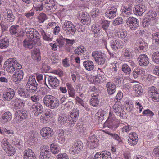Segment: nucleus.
<instances>
[{
	"mask_svg": "<svg viewBox=\"0 0 159 159\" xmlns=\"http://www.w3.org/2000/svg\"><path fill=\"white\" fill-rule=\"evenodd\" d=\"M117 36L119 38L124 39L127 35V32L125 30H120L117 32Z\"/></svg>",
	"mask_w": 159,
	"mask_h": 159,
	"instance_id": "nucleus-58",
	"label": "nucleus"
},
{
	"mask_svg": "<svg viewBox=\"0 0 159 159\" xmlns=\"http://www.w3.org/2000/svg\"><path fill=\"white\" fill-rule=\"evenodd\" d=\"M15 92L14 89L11 88H8L7 90L3 92V97L4 100L10 101L14 97Z\"/></svg>",
	"mask_w": 159,
	"mask_h": 159,
	"instance_id": "nucleus-19",
	"label": "nucleus"
},
{
	"mask_svg": "<svg viewBox=\"0 0 159 159\" xmlns=\"http://www.w3.org/2000/svg\"><path fill=\"white\" fill-rule=\"evenodd\" d=\"M89 92H93V93L91 94V96L96 94L99 95L100 93L99 90L95 86L90 87L89 89Z\"/></svg>",
	"mask_w": 159,
	"mask_h": 159,
	"instance_id": "nucleus-57",
	"label": "nucleus"
},
{
	"mask_svg": "<svg viewBox=\"0 0 159 159\" xmlns=\"http://www.w3.org/2000/svg\"><path fill=\"white\" fill-rule=\"evenodd\" d=\"M39 32L44 40L48 41H52V38L51 37V35L45 32L43 29L40 30Z\"/></svg>",
	"mask_w": 159,
	"mask_h": 159,
	"instance_id": "nucleus-42",
	"label": "nucleus"
},
{
	"mask_svg": "<svg viewBox=\"0 0 159 159\" xmlns=\"http://www.w3.org/2000/svg\"><path fill=\"white\" fill-rule=\"evenodd\" d=\"M57 41L59 44V47H61L63 46L66 42V39L62 36H60L57 38Z\"/></svg>",
	"mask_w": 159,
	"mask_h": 159,
	"instance_id": "nucleus-60",
	"label": "nucleus"
},
{
	"mask_svg": "<svg viewBox=\"0 0 159 159\" xmlns=\"http://www.w3.org/2000/svg\"><path fill=\"white\" fill-rule=\"evenodd\" d=\"M126 23L128 26L132 30L136 29L139 26V21L136 18L129 17L126 20Z\"/></svg>",
	"mask_w": 159,
	"mask_h": 159,
	"instance_id": "nucleus-13",
	"label": "nucleus"
},
{
	"mask_svg": "<svg viewBox=\"0 0 159 159\" xmlns=\"http://www.w3.org/2000/svg\"><path fill=\"white\" fill-rule=\"evenodd\" d=\"M96 157L99 159H112L111 153L107 151L97 152Z\"/></svg>",
	"mask_w": 159,
	"mask_h": 159,
	"instance_id": "nucleus-23",
	"label": "nucleus"
},
{
	"mask_svg": "<svg viewBox=\"0 0 159 159\" xmlns=\"http://www.w3.org/2000/svg\"><path fill=\"white\" fill-rule=\"evenodd\" d=\"M43 109L42 104L38 102H35L32 104L30 108L31 112L34 113L35 116H37L39 114H41L43 111Z\"/></svg>",
	"mask_w": 159,
	"mask_h": 159,
	"instance_id": "nucleus-8",
	"label": "nucleus"
},
{
	"mask_svg": "<svg viewBox=\"0 0 159 159\" xmlns=\"http://www.w3.org/2000/svg\"><path fill=\"white\" fill-rule=\"evenodd\" d=\"M9 45V40L6 37L0 39V48L1 49H6Z\"/></svg>",
	"mask_w": 159,
	"mask_h": 159,
	"instance_id": "nucleus-37",
	"label": "nucleus"
},
{
	"mask_svg": "<svg viewBox=\"0 0 159 159\" xmlns=\"http://www.w3.org/2000/svg\"><path fill=\"white\" fill-rule=\"evenodd\" d=\"M108 93L110 95L113 94L115 91L116 86L110 82H108L106 84Z\"/></svg>",
	"mask_w": 159,
	"mask_h": 159,
	"instance_id": "nucleus-41",
	"label": "nucleus"
},
{
	"mask_svg": "<svg viewBox=\"0 0 159 159\" xmlns=\"http://www.w3.org/2000/svg\"><path fill=\"white\" fill-rule=\"evenodd\" d=\"M138 46L140 50H143L147 46V43L141 39H138L137 42Z\"/></svg>",
	"mask_w": 159,
	"mask_h": 159,
	"instance_id": "nucleus-51",
	"label": "nucleus"
},
{
	"mask_svg": "<svg viewBox=\"0 0 159 159\" xmlns=\"http://www.w3.org/2000/svg\"><path fill=\"white\" fill-rule=\"evenodd\" d=\"M112 107L114 112L120 118H123L126 117V113L122 109V104L120 102H116Z\"/></svg>",
	"mask_w": 159,
	"mask_h": 159,
	"instance_id": "nucleus-5",
	"label": "nucleus"
},
{
	"mask_svg": "<svg viewBox=\"0 0 159 159\" xmlns=\"http://www.w3.org/2000/svg\"><path fill=\"white\" fill-rule=\"evenodd\" d=\"M152 58L154 63L159 64V52H154L152 55Z\"/></svg>",
	"mask_w": 159,
	"mask_h": 159,
	"instance_id": "nucleus-56",
	"label": "nucleus"
},
{
	"mask_svg": "<svg viewBox=\"0 0 159 159\" xmlns=\"http://www.w3.org/2000/svg\"><path fill=\"white\" fill-rule=\"evenodd\" d=\"M1 145L8 156H12L16 152L15 148L9 143L8 139L4 138L2 141Z\"/></svg>",
	"mask_w": 159,
	"mask_h": 159,
	"instance_id": "nucleus-3",
	"label": "nucleus"
},
{
	"mask_svg": "<svg viewBox=\"0 0 159 159\" xmlns=\"http://www.w3.org/2000/svg\"><path fill=\"white\" fill-rule=\"evenodd\" d=\"M146 10V8L144 5L139 4L135 6L133 10L134 14L138 16H142Z\"/></svg>",
	"mask_w": 159,
	"mask_h": 159,
	"instance_id": "nucleus-21",
	"label": "nucleus"
},
{
	"mask_svg": "<svg viewBox=\"0 0 159 159\" xmlns=\"http://www.w3.org/2000/svg\"><path fill=\"white\" fill-rule=\"evenodd\" d=\"M35 45H37L32 39H26L23 41V46L27 48L32 49Z\"/></svg>",
	"mask_w": 159,
	"mask_h": 159,
	"instance_id": "nucleus-30",
	"label": "nucleus"
},
{
	"mask_svg": "<svg viewBox=\"0 0 159 159\" xmlns=\"http://www.w3.org/2000/svg\"><path fill=\"white\" fill-rule=\"evenodd\" d=\"M117 11V6H112L111 9L106 12L105 16L109 19H112L116 16Z\"/></svg>",
	"mask_w": 159,
	"mask_h": 159,
	"instance_id": "nucleus-25",
	"label": "nucleus"
},
{
	"mask_svg": "<svg viewBox=\"0 0 159 159\" xmlns=\"http://www.w3.org/2000/svg\"><path fill=\"white\" fill-rule=\"evenodd\" d=\"M59 147L56 145L52 143L50 145L51 152L54 154L58 153L59 151Z\"/></svg>",
	"mask_w": 159,
	"mask_h": 159,
	"instance_id": "nucleus-55",
	"label": "nucleus"
},
{
	"mask_svg": "<svg viewBox=\"0 0 159 159\" xmlns=\"http://www.w3.org/2000/svg\"><path fill=\"white\" fill-rule=\"evenodd\" d=\"M47 18V16L43 13H40L38 17V21L39 23L43 22Z\"/></svg>",
	"mask_w": 159,
	"mask_h": 159,
	"instance_id": "nucleus-62",
	"label": "nucleus"
},
{
	"mask_svg": "<svg viewBox=\"0 0 159 159\" xmlns=\"http://www.w3.org/2000/svg\"><path fill=\"white\" fill-rule=\"evenodd\" d=\"M28 117L27 111L24 110H19L15 112L14 118V122L20 124L21 122Z\"/></svg>",
	"mask_w": 159,
	"mask_h": 159,
	"instance_id": "nucleus-4",
	"label": "nucleus"
},
{
	"mask_svg": "<svg viewBox=\"0 0 159 159\" xmlns=\"http://www.w3.org/2000/svg\"><path fill=\"white\" fill-rule=\"evenodd\" d=\"M86 51V48L84 46L82 45L77 47L74 51L75 54L81 55Z\"/></svg>",
	"mask_w": 159,
	"mask_h": 159,
	"instance_id": "nucleus-47",
	"label": "nucleus"
},
{
	"mask_svg": "<svg viewBox=\"0 0 159 159\" xmlns=\"http://www.w3.org/2000/svg\"><path fill=\"white\" fill-rule=\"evenodd\" d=\"M148 94L152 100L159 102V90L154 86L149 88L148 89Z\"/></svg>",
	"mask_w": 159,
	"mask_h": 159,
	"instance_id": "nucleus-10",
	"label": "nucleus"
},
{
	"mask_svg": "<svg viewBox=\"0 0 159 159\" xmlns=\"http://www.w3.org/2000/svg\"><path fill=\"white\" fill-rule=\"evenodd\" d=\"M133 89L134 91V93L136 96L138 97L142 95L143 89L142 87L139 84L134 85Z\"/></svg>",
	"mask_w": 159,
	"mask_h": 159,
	"instance_id": "nucleus-34",
	"label": "nucleus"
},
{
	"mask_svg": "<svg viewBox=\"0 0 159 159\" xmlns=\"http://www.w3.org/2000/svg\"><path fill=\"white\" fill-rule=\"evenodd\" d=\"M111 46L114 50L121 49L124 47V43L121 40L116 39L111 42Z\"/></svg>",
	"mask_w": 159,
	"mask_h": 159,
	"instance_id": "nucleus-22",
	"label": "nucleus"
},
{
	"mask_svg": "<svg viewBox=\"0 0 159 159\" xmlns=\"http://www.w3.org/2000/svg\"><path fill=\"white\" fill-rule=\"evenodd\" d=\"M13 144L16 146H18L21 148L23 146V143L22 140L18 138H15L13 140Z\"/></svg>",
	"mask_w": 159,
	"mask_h": 159,
	"instance_id": "nucleus-61",
	"label": "nucleus"
},
{
	"mask_svg": "<svg viewBox=\"0 0 159 159\" xmlns=\"http://www.w3.org/2000/svg\"><path fill=\"white\" fill-rule=\"evenodd\" d=\"M122 70L124 73L129 74L131 71V69L127 64H124L122 67Z\"/></svg>",
	"mask_w": 159,
	"mask_h": 159,
	"instance_id": "nucleus-59",
	"label": "nucleus"
},
{
	"mask_svg": "<svg viewBox=\"0 0 159 159\" xmlns=\"http://www.w3.org/2000/svg\"><path fill=\"white\" fill-rule=\"evenodd\" d=\"M35 155L32 149H25L23 152V159H36Z\"/></svg>",
	"mask_w": 159,
	"mask_h": 159,
	"instance_id": "nucleus-24",
	"label": "nucleus"
},
{
	"mask_svg": "<svg viewBox=\"0 0 159 159\" xmlns=\"http://www.w3.org/2000/svg\"><path fill=\"white\" fill-rule=\"evenodd\" d=\"M79 114L78 109L77 108H74L68 118L65 115L59 116L58 119V122L61 125L67 122L69 123L70 126H73L77 120Z\"/></svg>",
	"mask_w": 159,
	"mask_h": 159,
	"instance_id": "nucleus-1",
	"label": "nucleus"
},
{
	"mask_svg": "<svg viewBox=\"0 0 159 159\" xmlns=\"http://www.w3.org/2000/svg\"><path fill=\"white\" fill-rule=\"evenodd\" d=\"M18 66L17 61L13 58H10L7 59L5 62L4 67L9 73H12L18 69V67L21 68V66Z\"/></svg>",
	"mask_w": 159,
	"mask_h": 159,
	"instance_id": "nucleus-2",
	"label": "nucleus"
},
{
	"mask_svg": "<svg viewBox=\"0 0 159 159\" xmlns=\"http://www.w3.org/2000/svg\"><path fill=\"white\" fill-rule=\"evenodd\" d=\"M99 141L95 136H92L89 137L87 144L88 147L91 149L97 148L99 145Z\"/></svg>",
	"mask_w": 159,
	"mask_h": 159,
	"instance_id": "nucleus-14",
	"label": "nucleus"
},
{
	"mask_svg": "<svg viewBox=\"0 0 159 159\" xmlns=\"http://www.w3.org/2000/svg\"><path fill=\"white\" fill-rule=\"evenodd\" d=\"M92 98L90 100V104L93 106L97 107L99 105L100 97L99 95H93L91 96Z\"/></svg>",
	"mask_w": 159,
	"mask_h": 159,
	"instance_id": "nucleus-28",
	"label": "nucleus"
},
{
	"mask_svg": "<svg viewBox=\"0 0 159 159\" xmlns=\"http://www.w3.org/2000/svg\"><path fill=\"white\" fill-rule=\"evenodd\" d=\"M83 147V143L81 141H75L69 149V152L70 153L73 155L78 154L81 151Z\"/></svg>",
	"mask_w": 159,
	"mask_h": 159,
	"instance_id": "nucleus-6",
	"label": "nucleus"
},
{
	"mask_svg": "<svg viewBox=\"0 0 159 159\" xmlns=\"http://www.w3.org/2000/svg\"><path fill=\"white\" fill-rule=\"evenodd\" d=\"M6 18L8 22H12L14 21L15 16L13 14L12 11L10 9L6 10Z\"/></svg>",
	"mask_w": 159,
	"mask_h": 159,
	"instance_id": "nucleus-33",
	"label": "nucleus"
},
{
	"mask_svg": "<svg viewBox=\"0 0 159 159\" xmlns=\"http://www.w3.org/2000/svg\"><path fill=\"white\" fill-rule=\"evenodd\" d=\"M14 107L15 109L19 110L22 107L24 104L23 100L20 99L16 98L13 100Z\"/></svg>",
	"mask_w": 159,
	"mask_h": 159,
	"instance_id": "nucleus-31",
	"label": "nucleus"
},
{
	"mask_svg": "<svg viewBox=\"0 0 159 159\" xmlns=\"http://www.w3.org/2000/svg\"><path fill=\"white\" fill-rule=\"evenodd\" d=\"M76 129L77 132L79 133L80 136H83L86 134V128L83 127V125L77 124L76 125Z\"/></svg>",
	"mask_w": 159,
	"mask_h": 159,
	"instance_id": "nucleus-44",
	"label": "nucleus"
},
{
	"mask_svg": "<svg viewBox=\"0 0 159 159\" xmlns=\"http://www.w3.org/2000/svg\"><path fill=\"white\" fill-rule=\"evenodd\" d=\"M66 86L68 89V92L70 97H74L75 95V90L72 85L69 83L66 84Z\"/></svg>",
	"mask_w": 159,
	"mask_h": 159,
	"instance_id": "nucleus-46",
	"label": "nucleus"
},
{
	"mask_svg": "<svg viewBox=\"0 0 159 159\" xmlns=\"http://www.w3.org/2000/svg\"><path fill=\"white\" fill-rule=\"evenodd\" d=\"M101 28L98 24H95L92 26L91 30L93 33L99 32Z\"/></svg>",
	"mask_w": 159,
	"mask_h": 159,
	"instance_id": "nucleus-63",
	"label": "nucleus"
},
{
	"mask_svg": "<svg viewBox=\"0 0 159 159\" xmlns=\"http://www.w3.org/2000/svg\"><path fill=\"white\" fill-rule=\"evenodd\" d=\"M25 31L26 33V36L28 39H32V33H35V29L33 28L27 27L25 29Z\"/></svg>",
	"mask_w": 159,
	"mask_h": 159,
	"instance_id": "nucleus-49",
	"label": "nucleus"
},
{
	"mask_svg": "<svg viewBox=\"0 0 159 159\" xmlns=\"http://www.w3.org/2000/svg\"><path fill=\"white\" fill-rule=\"evenodd\" d=\"M31 57L34 61H40L41 60V56L39 49L35 48L32 50L31 52Z\"/></svg>",
	"mask_w": 159,
	"mask_h": 159,
	"instance_id": "nucleus-26",
	"label": "nucleus"
},
{
	"mask_svg": "<svg viewBox=\"0 0 159 159\" xmlns=\"http://www.w3.org/2000/svg\"><path fill=\"white\" fill-rule=\"evenodd\" d=\"M18 93L21 96L25 98L29 97L31 94L33 93L28 90L26 88L25 89H21L19 90Z\"/></svg>",
	"mask_w": 159,
	"mask_h": 159,
	"instance_id": "nucleus-39",
	"label": "nucleus"
},
{
	"mask_svg": "<svg viewBox=\"0 0 159 159\" xmlns=\"http://www.w3.org/2000/svg\"><path fill=\"white\" fill-rule=\"evenodd\" d=\"M40 133L42 137L47 139L53 135V131L52 129L49 127H46L42 128L40 130Z\"/></svg>",
	"mask_w": 159,
	"mask_h": 159,
	"instance_id": "nucleus-18",
	"label": "nucleus"
},
{
	"mask_svg": "<svg viewBox=\"0 0 159 159\" xmlns=\"http://www.w3.org/2000/svg\"><path fill=\"white\" fill-rule=\"evenodd\" d=\"M145 74V71L144 69L137 68L133 71V75L134 78H136L139 76L144 75Z\"/></svg>",
	"mask_w": 159,
	"mask_h": 159,
	"instance_id": "nucleus-35",
	"label": "nucleus"
},
{
	"mask_svg": "<svg viewBox=\"0 0 159 159\" xmlns=\"http://www.w3.org/2000/svg\"><path fill=\"white\" fill-rule=\"evenodd\" d=\"M62 27L63 30L70 35L75 33V28L74 25L70 21H65L62 25Z\"/></svg>",
	"mask_w": 159,
	"mask_h": 159,
	"instance_id": "nucleus-9",
	"label": "nucleus"
},
{
	"mask_svg": "<svg viewBox=\"0 0 159 159\" xmlns=\"http://www.w3.org/2000/svg\"><path fill=\"white\" fill-rule=\"evenodd\" d=\"M37 83H28V82H27L25 87L28 90L32 92V93H34L37 90Z\"/></svg>",
	"mask_w": 159,
	"mask_h": 159,
	"instance_id": "nucleus-32",
	"label": "nucleus"
},
{
	"mask_svg": "<svg viewBox=\"0 0 159 159\" xmlns=\"http://www.w3.org/2000/svg\"><path fill=\"white\" fill-rule=\"evenodd\" d=\"M57 8V6L56 5L55 2L54 4H48L45 5V9L48 11H50L51 12H54Z\"/></svg>",
	"mask_w": 159,
	"mask_h": 159,
	"instance_id": "nucleus-50",
	"label": "nucleus"
},
{
	"mask_svg": "<svg viewBox=\"0 0 159 159\" xmlns=\"http://www.w3.org/2000/svg\"><path fill=\"white\" fill-rule=\"evenodd\" d=\"M116 119L114 116V115L111 112H110L108 118L105 124L110 128L115 127L116 124Z\"/></svg>",
	"mask_w": 159,
	"mask_h": 159,
	"instance_id": "nucleus-15",
	"label": "nucleus"
},
{
	"mask_svg": "<svg viewBox=\"0 0 159 159\" xmlns=\"http://www.w3.org/2000/svg\"><path fill=\"white\" fill-rule=\"evenodd\" d=\"M137 61L139 64L142 66H147L149 63V60L148 57L144 54L139 55L137 58Z\"/></svg>",
	"mask_w": 159,
	"mask_h": 159,
	"instance_id": "nucleus-17",
	"label": "nucleus"
},
{
	"mask_svg": "<svg viewBox=\"0 0 159 159\" xmlns=\"http://www.w3.org/2000/svg\"><path fill=\"white\" fill-rule=\"evenodd\" d=\"M77 17L79 20L83 25H89L91 24V18L90 16L86 12L80 13Z\"/></svg>",
	"mask_w": 159,
	"mask_h": 159,
	"instance_id": "nucleus-11",
	"label": "nucleus"
},
{
	"mask_svg": "<svg viewBox=\"0 0 159 159\" xmlns=\"http://www.w3.org/2000/svg\"><path fill=\"white\" fill-rule=\"evenodd\" d=\"M83 65L86 69L88 71L93 70L94 67V65L93 62L89 60L84 61L83 63Z\"/></svg>",
	"mask_w": 159,
	"mask_h": 159,
	"instance_id": "nucleus-36",
	"label": "nucleus"
},
{
	"mask_svg": "<svg viewBox=\"0 0 159 159\" xmlns=\"http://www.w3.org/2000/svg\"><path fill=\"white\" fill-rule=\"evenodd\" d=\"M48 82L49 84L52 87H57L59 83L58 79L54 76H49Z\"/></svg>",
	"mask_w": 159,
	"mask_h": 159,
	"instance_id": "nucleus-29",
	"label": "nucleus"
},
{
	"mask_svg": "<svg viewBox=\"0 0 159 159\" xmlns=\"http://www.w3.org/2000/svg\"><path fill=\"white\" fill-rule=\"evenodd\" d=\"M12 115L9 112H7L2 114V120L5 122H8L10 121L12 118Z\"/></svg>",
	"mask_w": 159,
	"mask_h": 159,
	"instance_id": "nucleus-43",
	"label": "nucleus"
},
{
	"mask_svg": "<svg viewBox=\"0 0 159 159\" xmlns=\"http://www.w3.org/2000/svg\"><path fill=\"white\" fill-rule=\"evenodd\" d=\"M123 125L122 126L121 130L123 133L125 132L127 133L129 132L131 129V127L127 123L125 122L122 123Z\"/></svg>",
	"mask_w": 159,
	"mask_h": 159,
	"instance_id": "nucleus-53",
	"label": "nucleus"
},
{
	"mask_svg": "<svg viewBox=\"0 0 159 159\" xmlns=\"http://www.w3.org/2000/svg\"><path fill=\"white\" fill-rule=\"evenodd\" d=\"M128 137V142L129 145L131 146H134L137 144L138 141V138L137 134L135 132L130 133Z\"/></svg>",
	"mask_w": 159,
	"mask_h": 159,
	"instance_id": "nucleus-20",
	"label": "nucleus"
},
{
	"mask_svg": "<svg viewBox=\"0 0 159 159\" xmlns=\"http://www.w3.org/2000/svg\"><path fill=\"white\" fill-rule=\"evenodd\" d=\"M49 107L51 109L57 108L59 105V101L58 99L54 97Z\"/></svg>",
	"mask_w": 159,
	"mask_h": 159,
	"instance_id": "nucleus-45",
	"label": "nucleus"
},
{
	"mask_svg": "<svg viewBox=\"0 0 159 159\" xmlns=\"http://www.w3.org/2000/svg\"><path fill=\"white\" fill-rule=\"evenodd\" d=\"M54 96L50 95H46L43 98V103L45 105L49 107Z\"/></svg>",
	"mask_w": 159,
	"mask_h": 159,
	"instance_id": "nucleus-48",
	"label": "nucleus"
},
{
	"mask_svg": "<svg viewBox=\"0 0 159 159\" xmlns=\"http://www.w3.org/2000/svg\"><path fill=\"white\" fill-rule=\"evenodd\" d=\"M51 113L48 112L43 114L40 116V122L43 123H47L49 120Z\"/></svg>",
	"mask_w": 159,
	"mask_h": 159,
	"instance_id": "nucleus-40",
	"label": "nucleus"
},
{
	"mask_svg": "<svg viewBox=\"0 0 159 159\" xmlns=\"http://www.w3.org/2000/svg\"><path fill=\"white\" fill-rule=\"evenodd\" d=\"M20 69H17L12 75L13 80L16 84H18L23 78V72Z\"/></svg>",
	"mask_w": 159,
	"mask_h": 159,
	"instance_id": "nucleus-16",
	"label": "nucleus"
},
{
	"mask_svg": "<svg viewBox=\"0 0 159 159\" xmlns=\"http://www.w3.org/2000/svg\"><path fill=\"white\" fill-rule=\"evenodd\" d=\"M142 114L144 116H148L150 117H152L154 115V113L149 109L143 111Z\"/></svg>",
	"mask_w": 159,
	"mask_h": 159,
	"instance_id": "nucleus-64",
	"label": "nucleus"
},
{
	"mask_svg": "<svg viewBox=\"0 0 159 159\" xmlns=\"http://www.w3.org/2000/svg\"><path fill=\"white\" fill-rule=\"evenodd\" d=\"M104 54L102 52L95 51L92 52V56L98 65H102L104 63L105 59Z\"/></svg>",
	"mask_w": 159,
	"mask_h": 159,
	"instance_id": "nucleus-7",
	"label": "nucleus"
},
{
	"mask_svg": "<svg viewBox=\"0 0 159 159\" xmlns=\"http://www.w3.org/2000/svg\"><path fill=\"white\" fill-rule=\"evenodd\" d=\"M39 159H49L51 153L49 148L45 145L42 146L40 150Z\"/></svg>",
	"mask_w": 159,
	"mask_h": 159,
	"instance_id": "nucleus-12",
	"label": "nucleus"
},
{
	"mask_svg": "<svg viewBox=\"0 0 159 159\" xmlns=\"http://www.w3.org/2000/svg\"><path fill=\"white\" fill-rule=\"evenodd\" d=\"M119 64L116 61L111 63L110 68L114 73H116L117 72L119 68Z\"/></svg>",
	"mask_w": 159,
	"mask_h": 159,
	"instance_id": "nucleus-54",
	"label": "nucleus"
},
{
	"mask_svg": "<svg viewBox=\"0 0 159 159\" xmlns=\"http://www.w3.org/2000/svg\"><path fill=\"white\" fill-rule=\"evenodd\" d=\"M157 16L156 12L153 10H150L146 14L145 18L151 21L154 20L156 19Z\"/></svg>",
	"mask_w": 159,
	"mask_h": 159,
	"instance_id": "nucleus-38",
	"label": "nucleus"
},
{
	"mask_svg": "<svg viewBox=\"0 0 159 159\" xmlns=\"http://www.w3.org/2000/svg\"><path fill=\"white\" fill-rule=\"evenodd\" d=\"M58 135L59 142L61 144L64 143L65 140L64 131L62 129L60 130Z\"/></svg>",
	"mask_w": 159,
	"mask_h": 159,
	"instance_id": "nucleus-52",
	"label": "nucleus"
},
{
	"mask_svg": "<svg viewBox=\"0 0 159 159\" xmlns=\"http://www.w3.org/2000/svg\"><path fill=\"white\" fill-rule=\"evenodd\" d=\"M35 33H32V40L35 41V43L37 46H41L42 44L40 40L41 36L39 32L35 29Z\"/></svg>",
	"mask_w": 159,
	"mask_h": 159,
	"instance_id": "nucleus-27",
	"label": "nucleus"
}]
</instances>
